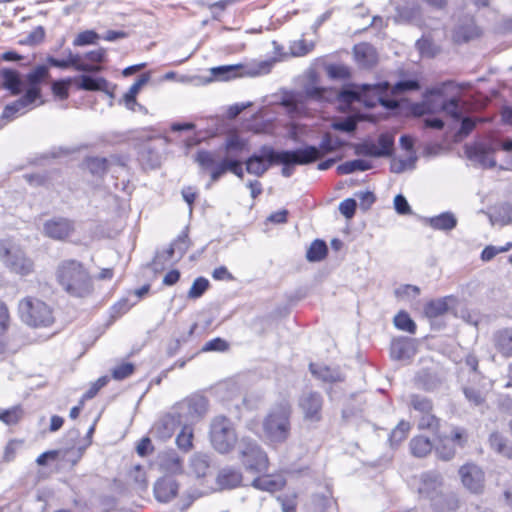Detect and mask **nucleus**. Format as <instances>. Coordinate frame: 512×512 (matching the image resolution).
<instances>
[{"mask_svg":"<svg viewBox=\"0 0 512 512\" xmlns=\"http://www.w3.org/2000/svg\"><path fill=\"white\" fill-rule=\"evenodd\" d=\"M274 61H262L254 67L241 64L223 65L211 68V74L216 80L228 81L238 76H258L270 72Z\"/></svg>","mask_w":512,"mask_h":512,"instance_id":"obj_10","label":"nucleus"},{"mask_svg":"<svg viewBox=\"0 0 512 512\" xmlns=\"http://www.w3.org/2000/svg\"><path fill=\"white\" fill-rule=\"evenodd\" d=\"M183 419L178 416L175 408L173 411L163 416L153 427V431L160 439L170 438L176 427L183 425Z\"/></svg>","mask_w":512,"mask_h":512,"instance_id":"obj_16","label":"nucleus"},{"mask_svg":"<svg viewBox=\"0 0 512 512\" xmlns=\"http://www.w3.org/2000/svg\"><path fill=\"white\" fill-rule=\"evenodd\" d=\"M440 109L455 120H460L464 114V104L456 97L442 101Z\"/></svg>","mask_w":512,"mask_h":512,"instance_id":"obj_43","label":"nucleus"},{"mask_svg":"<svg viewBox=\"0 0 512 512\" xmlns=\"http://www.w3.org/2000/svg\"><path fill=\"white\" fill-rule=\"evenodd\" d=\"M179 485L171 477H163L154 484V494L158 501L169 502L178 492Z\"/></svg>","mask_w":512,"mask_h":512,"instance_id":"obj_18","label":"nucleus"},{"mask_svg":"<svg viewBox=\"0 0 512 512\" xmlns=\"http://www.w3.org/2000/svg\"><path fill=\"white\" fill-rule=\"evenodd\" d=\"M291 413V405L286 400L270 409L262 423L264 437L269 443L279 445L288 440L291 432Z\"/></svg>","mask_w":512,"mask_h":512,"instance_id":"obj_3","label":"nucleus"},{"mask_svg":"<svg viewBox=\"0 0 512 512\" xmlns=\"http://www.w3.org/2000/svg\"><path fill=\"white\" fill-rule=\"evenodd\" d=\"M489 444L495 452L512 459V446L507 445L506 439L500 433H491Z\"/></svg>","mask_w":512,"mask_h":512,"instance_id":"obj_42","label":"nucleus"},{"mask_svg":"<svg viewBox=\"0 0 512 512\" xmlns=\"http://www.w3.org/2000/svg\"><path fill=\"white\" fill-rule=\"evenodd\" d=\"M448 297L431 300L424 307L425 316L429 319L437 318L448 311Z\"/></svg>","mask_w":512,"mask_h":512,"instance_id":"obj_41","label":"nucleus"},{"mask_svg":"<svg viewBox=\"0 0 512 512\" xmlns=\"http://www.w3.org/2000/svg\"><path fill=\"white\" fill-rule=\"evenodd\" d=\"M247 147V141L240 137L238 134L233 133L228 135L226 138L222 148L225 154L230 156H235L238 158V155L245 150Z\"/></svg>","mask_w":512,"mask_h":512,"instance_id":"obj_35","label":"nucleus"},{"mask_svg":"<svg viewBox=\"0 0 512 512\" xmlns=\"http://www.w3.org/2000/svg\"><path fill=\"white\" fill-rule=\"evenodd\" d=\"M37 99H39L37 90L27 89L24 95L21 98L14 101V103L22 111L24 109L31 108V106Z\"/></svg>","mask_w":512,"mask_h":512,"instance_id":"obj_60","label":"nucleus"},{"mask_svg":"<svg viewBox=\"0 0 512 512\" xmlns=\"http://www.w3.org/2000/svg\"><path fill=\"white\" fill-rule=\"evenodd\" d=\"M160 466L164 471L171 474H180L183 471V461L175 451L163 454Z\"/></svg>","mask_w":512,"mask_h":512,"instance_id":"obj_31","label":"nucleus"},{"mask_svg":"<svg viewBox=\"0 0 512 512\" xmlns=\"http://www.w3.org/2000/svg\"><path fill=\"white\" fill-rule=\"evenodd\" d=\"M74 231V221L65 217H54L47 220L43 225L44 235L54 240H65L70 237Z\"/></svg>","mask_w":512,"mask_h":512,"instance_id":"obj_13","label":"nucleus"},{"mask_svg":"<svg viewBox=\"0 0 512 512\" xmlns=\"http://www.w3.org/2000/svg\"><path fill=\"white\" fill-rule=\"evenodd\" d=\"M429 225L435 230L451 231L457 226V218L451 212H443L427 219Z\"/></svg>","mask_w":512,"mask_h":512,"instance_id":"obj_30","label":"nucleus"},{"mask_svg":"<svg viewBox=\"0 0 512 512\" xmlns=\"http://www.w3.org/2000/svg\"><path fill=\"white\" fill-rule=\"evenodd\" d=\"M310 372L323 382L335 383L343 381V376L338 369L328 366L311 363L309 365Z\"/></svg>","mask_w":512,"mask_h":512,"instance_id":"obj_25","label":"nucleus"},{"mask_svg":"<svg viewBox=\"0 0 512 512\" xmlns=\"http://www.w3.org/2000/svg\"><path fill=\"white\" fill-rule=\"evenodd\" d=\"M49 76V70L46 66L40 65L26 75V82L29 85L27 89H36L38 98L41 97L39 84Z\"/></svg>","mask_w":512,"mask_h":512,"instance_id":"obj_37","label":"nucleus"},{"mask_svg":"<svg viewBox=\"0 0 512 512\" xmlns=\"http://www.w3.org/2000/svg\"><path fill=\"white\" fill-rule=\"evenodd\" d=\"M410 423L407 421H400L398 425L391 431L389 436V442L391 446L398 445L404 439H406L409 431H410Z\"/></svg>","mask_w":512,"mask_h":512,"instance_id":"obj_50","label":"nucleus"},{"mask_svg":"<svg viewBox=\"0 0 512 512\" xmlns=\"http://www.w3.org/2000/svg\"><path fill=\"white\" fill-rule=\"evenodd\" d=\"M416 46L419 52L427 57H434L439 52L438 46L428 37L419 39L416 42Z\"/></svg>","mask_w":512,"mask_h":512,"instance_id":"obj_58","label":"nucleus"},{"mask_svg":"<svg viewBox=\"0 0 512 512\" xmlns=\"http://www.w3.org/2000/svg\"><path fill=\"white\" fill-rule=\"evenodd\" d=\"M328 253V247L324 240L315 239L306 252V259L309 262H320Z\"/></svg>","mask_w":512,"mask_h":512,"instance_id":"obj_39","label":"nucleus"},{"mask_svg":"<svg viewBox=\"0 0 512 512\" xmlns=\"http://www.w3.org/2000/svg\"><path fill=\"white\" fill-rule=\"evenodd\" d=\"M323 397L316 391H305L298 400L304 419L310 422H319L322 419Z\"/></svg>","mask_w":512,"mask_h":512,"instance_id":"obj_11","label":"nucleus"},{"mask_svg":"<svg viewBox=\"0 0 512 512\" xmlns=\"http://www.w3.org/2000/svg\"><path fill=\"white\" fill-rule=\"evenodd\" d=\"M23 417V411L20 406H14L10 409L0 408V421L6 425H15Z\"/></svg>","mask_w":512,"mask_h":512,"instance_id":"obj_54","label":"nucleus"},{"mask_svg":"<svg viewBox=\"0 0 512 512\" xmlns=\"http://www.w3.org/2000/svg\"><path fill=\"white\" fill-rule=\"evenodd\" d=\"M394 325L397 329L406 331L410 334L416 333V324L412 320V318L409 316V314L405 311H400L395 317H394Z\"/></svg>","mask_w":512,"mask_h":512,"instance_id":"obj_49","label":"nucleus"},{"mask_svg":"<svg viewBox=\"0 0 512 512\" xmlns=\"http://www.w3.org/2000/svg\"><path fill=\"white\" fill-rule=\"evenodd\" d=\"M354 58L359 67L364 69L373 68L378 62L376 49L368 43H360L353 48Z\"/></svg>","mask_w":512,"mask_h":512,"instance_id":"obj_17","label":"nucleus"},{"mask_svg":"<svg viewBox=\"0 0 512 512\" xmlns=\"http://www.w3.org/2000/svg\"><path fill=\"white\" fill-rule=\"evenodd\" d=\"M0 260L11 273L28 276L34 272V261L8 239L0 240Z\"/></svg>","mask_w":512,"mask_h":512,"instance_id":"obj_5","label":"nucleus"},{"mask_svg":"<svg viewBox=\"0 0 512 512\" xmlns=\"http://www.w3.org/2000/svg\"><path fill=\"white\" fill-rule=\"evenodd\" d=\"M209 286L210 283L208 279L204 277H198L192 283V286L188 291L187 297L189 299H198L207 291Z\"/></svg>","mask_w":512,"mask_h":512,"instance_id":"obj_56","label":"nucleus"},{"mask_svg":"<svg viewBox=\"0 0 512 512\" xmlns=\"http://www.w3.org/2000/svg\"><path fill=\"white\" fill-rule=\"evenodd\" d=\"M77 87L85 91H103L108 93L109 83L103 77H93L90 75H80L75 79Z\"/></svg>","mask_w":512,"mask_h":512,"instance_id":"obj_22","label":"nucleus"},{"mask_svg":"<svg viewBox=\"0 0 512 512\" xmlns=\"http://www.w3.org/2000/svg\"><path fill=\"white\" fill-rule=\"evenodd\" d=\"M390 354L395 360H405L414 355V350L408 340L396 339L391 343Z\"/></svg>","mask_w":512,"mask_h":512,"instance_id":"obj_34","label":"nucleus"},{"mask_svg":"<svg viewBox=\"0 0 512 512\" xmlns=\"http://www.w3.org/2000/svg\"><path fill=\"white\" fill-rule=\"evenodd\" d=\"M314 48L313 42H307L304 39L294 41L291 45V53L294 56L300 57L308 54Z\"/></svg>","mask_w":512,"mask_h":512,"instance_id":"obj_63","label":"nucleus"},{"mask_svg":"<svg viewBox=\"0 0 512 512\" xmlns=\"http://www.w3.org/2000/svg\"><path fill=\"white\" fill-rule=\"evenodd\" d=\"M418 429L438 433L440 429V419L432 412L422 414L418 421Z\"/></svg>","mask_w":512,"mask_h":512,"instance_id":"obj_51","label":"nucleus"},{"mask_svg":"<svg viewBox=\"0 0 512 512\" xmlns=\"http://www.w3.org/2000/svg\"><path fill=\"white\" fill-rule=\"evenodd\" d=\"M216 157V152L209 150H199L195 155V162L200 168L210 172V182L206 185L208 189L227 172H232L239 160L237 157L227 154H224L219 161L216 160Z\"/></svg>","mask_w":512,"mask_h":512,"instance_id":"obj_6","label":"nucleus"},{"mask_svg":"<svg viewBox=\"0 0 512 512\" xmlns=\"http://www.w3.org/2000/svg\"><path fill=\"white\" fill-rule=\"evenodd\" d=\"M285 481L282 478L274 479L271 476L259 477L253 480L252 486L268 492H275L284 486Z\"/></svg>","mask_w":512,"mask_h":512,"instance_id":"obj_40","label":"nucleus"},{"mask_svg":"<svg viewBox=\"0 0 512 512\" xmlns=\"http://www.w3.org/2000/svg\"><path fill=\"white\" fill-rule=\"evenodd\" d=\"M443 88L435 87L427 90L424 96V101L420 104H416L413 106V113L415 115L421 116L426 113H433L436 111V107L433 105L431 96H442Z\"/></svg>","mask_w":512,"mask_h":512,"instance_id":"obj_32","label":"nucleus"},{"mask_svg":"<svg viewBox=\"0 0 512 512\" xmlns=\"http://www.w3.org/2000/svg\"><path fill=\"white\" fill-rule=\"evenodd\" d=\"M21 319L29 326L47 327L54 322L51 308L43 301L27 297L19 303Z\"/></svg>","mask_w":512,"mask_h":512,"instance_id":"obj_7","label":"nucleus"},{"mask_svg":"<svg viewBox=\"0 0 512 512\" xmlns=\"http://www.w3.org/2000/svg\"><path fill=\"white\" fill-rule=\"evenodd\" d=\"M172 244L175 246L178 259H181L190 247V239L187 231H183Z\"/></svg>","mask_w":512,"mask_h":512,"instance_id":"obj_62","label":"nucleus"},{"mask_svg":"<svg viewBox=\"0 0 512 512\" xmlns=\"http://www.w3.org/2000/svg\"><path fill=\"white\" fill-rule=\"evenodd\" d=\"M388 88L389 82L387 81L375 84L348 85L340 90L338 98L347 104L359 101L370 108L379 103L386 109H397L399 107L398 101L388 98L386 95Z\"/></svg>","mask_w":512,"mask_h":512,"instance_id":"obj_1","label":"nucleus"},{"mask_svg":"<svg viewBox=\"0 0 512 512\" xmlns=\"http://www.w3.org/2000/svg\"><path fill=\"white\" fill-rule=\"evenodd\" d=\"M420 89V84L418 80L415 79H407V80H401L398 81L395 85L391 86L389 84V88L386 92V95H388V92H390L392 95H400L408 91H416ZM389 98V96H387Z\"/></svg>","mask_w":512,"mask_h":512,"instance_id":"obj_47","label":"nucleus"},{"mask_svg":"<svg viewBox=\"0 0 512 512\" xmlns=\"http://www.w3.org/2000/svg\"><path fill=\"white\" fill-rule=\"evenodd\" d=\"M416 386L428 392L435 391L442 384V379L435 372L422 369L415 377Z\"/></svg>","mask_w":512,"mask_h":512,"instance_id":"obj_23","label":"nucleus"},{"mask_svg":"<svg viewBox=\"0 0 512 512\" xmlns=\"http://www.w3.org/2000/svg\"><path fill=\"white\" fill-rule=\"evenodd\" d=\"M242 482V474L239 470L232 467L222 468L216 478V483L220 490L233 489Z\"/></svg>","mask_w":512,"mask_h":512,"instance_id":"obj_19","label":"nucleus"},{"mask_svg":"<svg viewBox=\"0 0 512 512\" xmlns=\"http://www.w3.org/2000/svg\"><path fill=\"white\" fill-rule=\"evenodd\" d=\"M493 339L498 352L505 357L512 356V328H504L497 331Z\"/></svg>","mask_w":512,"mask_h":512,"instance_id":"obj_26","label":"nucleus"},{"mask_svg":"<svg viewBox=\"0 0 512 512\" xmlns=\"http://www.w3.org/2000/svg\"><path fill=\"white\" fill-rule=\"evenodd\" d=\"M210 438L213 447L220 453H228L237 442L233 424L224 416H217L213 419Z\"/></svg>","mask_w":512,"mask_h":512,"instance_id":"obj_8","label":"nucleus"},{"mask_svg":"<svg viewBox=\"0 0 512 512\" xmlns=\"http://www.w3.org/2000/svg\"><path fill=\"white\" fill-rule=\"evenodd\" d=\"M410 405L414 410L420 412L421 414L433 411L432 400L418 394L410 395Z\"/></svg>","mask_w":512,"mask_h":512,"instance_id":"obj_53","label":"nucleus"},{"mask_svg":"<svg viewBox=\"0 0 512 512\" xmlns=\"http://www.w3.org/2000/svg\"><path fill=\"white\" fill-rule=\"evenodd\" d=\"M140 160L148 168L154 169L159 167L161 157L156 148L151 145H145L140 151Z\"/></svg>","mask_w":512,"mask_h":512,"instance_id":"obj_44","label":"nucleus"},{"mask_svg":"<svg viewBox=\"0 0 512 512\" xmlns=\"http://www.w3.org/2000/svg\"><path fill=\"white\" fill-rule=\"evenodd\" d=\"M0 77L3 80L2 87L9 90L12 95H19L22 92L23 81L20 78L19 72L3 68L0 70Z\"/></svg>","mask_w":512,"mask_h":512,"instance_id":"obj_21","label":"nucleus"},{"mask_svg":"<svg viewBox=\"0 0 512 512\" xmlns=\"http://www.w3.org/2000/svg\"><path fill=\"white\" fill-rule=\"evenodd\" d=\"M56 278L72 297L83 298L92 292V280L83 264L77 260H63L56 270Z\"/></svg>","mask_w":512,"mask_h":512,"instance_id":"obj_2","label":"nucleus"},{"mask_svg":"<svg viewBox=\"0 0 512 512\" xmlns=\"http://www.w3.org/2000/svg\"><path fill=\"white\" fill-rule=\"evenodd\" d=\"M189 466L197 478L205 477L210 469L209 458L206 454L196 453L191 457Z\"/></svg>","mask_w":512,"mask_h":512,"instance_id":"obj_38","label":"nucleus"},{"mask_svg":"<svg viewBox=\"0 0 512 512\" xmlns=\"http://www.w3.org/2000/svg\"><path fill=\"white\" fill-rule=\"evenodd\" d=\"M372 168L370 162L363 159H355L344 162L337 167L338 174L346 175L355 171H366Z\"/></svg>","mask_w":512,"mask_h":512,"instance_id":"obj_45","label":"nucleus"},{"mask_svg":"<svg viewBox=\"0 0 512 512\" xmlns=\"http://www.w3.org/2000/svg\"><path fill=\"white\" fill-rule=\"evenodd\" d=\"M431 505L436 512H449L458 508L459 502L455 494L442 493V491L432 498Z\"/></svg>","mask_w":512,"mask_h":512,"instance_id":"obj_24","label":"nucleus"},{"mask_svg":"<svg viewBox=\"0 0 512 512\" xmlns=\"http://www.w3.org/2000/svg\"><path fill=\"white\" fill-rule=\"evenodd\" d=\"M394 145V138L388 134H381L378 138V153L381 157H388L392 155Z\"/></svg>","mask_w":512,"mask_h":512,"instance_id":"obj_61","label":"nucleus"},{"mask_svg":"<svg viewBox=\"0 0 512 512\" xmlns=\"http://www.w3.org/2000/svg\"><path fill=\"white\" fill-rule=\"evenodd\" d=\"M409 447L415 457H425L433 449L431 440L425 436H415L410 440Z\"/></svg>","mask_w":512,"mask_h":512,"instance_id":"obj_36","label":"nucleus"},{"mask_svg":"<svg viewBox=\"0 0 512 512\" xmlns=\"http://www.w3.org/2000/svg\"><path fill=\"white\" fill-rule=\"evenodd\" d=\"M239 453L246 470L256 473L267 470L268 457L256 441L242 438L239 443Z\"/></svg>","mask_w":512,"mask_h":512,"instance_id":"obj_9","label":"nucleus"},{"mask_svg":"<svg viewBox=\"0 0 512 512\" xmlns=\"http://www.w3.org/2000/svg\"><path fill=\"white\" fill-rule=\"evenodd\" d=\"M264 156L269 164H282V175L290 177L293 174L294 165H307L315 162L316 150L312 147H304L296 150L275 151L270 147H262Z\"/></svg>","mask_w":512,"mask_h":512,"instance_id":"obj_4","label":"nucleus"},{"mask_svg":"<svg viewBox=\"0 0 512 512\" xmlns=\"http://www.w3.org/2000/svg\"><path fill=\"white\" fill-rule=\"evenodd\" d=\"M246 171L249 174L255 175L257 177L263 176L266 171L269 169V162L266 160L264 156V152L261 150V155L253 154L247 158L245 161Z\"/></svg>","mask_w":512,"mask_h":512,"instance_id":"obj_28","label":"nucleus"},{"mask_svg":"<svg viewBox=\"0 0 512 512\" xmlns=\"http://www.w3.org/2000/svg\"><path fill=\"white\" fill-rule=\"evenodd\" d=\"M182 426L181 432L176 437V444L180 450L188 452L193 446V430L188 423H183Z\"/></svg>","mask_w":512,"mask_h":512,"instance_id":"obj_48","label":"nucleus"},{"mask_svg":"<svg viewBox=\"0 0 512 512\" xmlns=\"http://www.w3.org/2000/svg\"><path fill=\"white\" fill-rule=\"evenodd\" d=\"M463 485L472 493L480 494L484 489V472L475 464H465L459 469Z\"/></svg>","mask_w":512,"mask_h":512,"instance_id":"obj_14","label":"nucleus"},{"mask_svg":"<svg viewBox=\"0 0 512 512\" xmlns=\"http://www.w3.org/2000/svg\"><path fill=\"white\" fill-rule=\"evenodd\" d=\"M490 153L491 149L483 144L466 146V155L469 159L479 162L484 167L493 168L496 166V162L489 157Z\"/></svg>","mask_w":512,"mask_h":512,"instance_id":"obj_20","label":"nucleus"},{"mask_svg":"<svg viewBox=\"0 0 512 512\" xmlns=\"http://www.w3.org/2000/svg\"><path fill=\"white\" fill-rule=\"evenodd\" d=\"M307 147H312L316 150L315 161L321 159L326 154L335 152V148L333 146V136L330 133H325L319 146L308 145Z\"/></svg>","mask_w":512,"mask_h":512,"instance_id":"obj_55","label":"nucleus"},{"mask_svg":"<svg viewBox=\"0 0 512 512\" xmlns=\"http://www.w3.org/2000/svg\"><path fill=\"white\" fill-rule=\"evenodd\" d=\"M149 79L150 76L148 73L142 74L138 80L129 88L128 92L124 94L123 101L128 109L135 111L136 106L142 109V106L136 101V96L140 89L149 81Z\"/></svg>","mask_w":512,"mask_h":512,"instance_id":"obj_27","label":"nucleus"},{"mask_svg":"<svg viewBox=\"0 0 512 512\" xmlns=\"http://www.w3.org/2000/svg\"><path fill=\"white\" fill-rule=\"evenodd\" d=\"M98 38L99 35L96 32L92 30H86L77 35V37L73 41V45L85 46L89 44H94Z\"/></svg>","mask_w":512,"mask_h":512,"instance_id":"obj_64","label":"nucleus"},{"mask_svg":"<svg viewBox=\"0 0 512 512\" xmlns=\"http://www.w3.org/2000/svg\"><path fill=\"white\" fill-rule=\"evenodd\" d=\"M113 160L114 158L87 157L84 160V164L93 176L102 178L107 173Z\"/></svg>","mask_w":512,"mask_h":512,"instance_id":"obj_29","label":"nucleus"},{"mask_svg":"<svg viewBox=\"0 0 512 512\" xmlns=\"http://www.w3.org/2000/svg\"><path fill=\"white\" fill-rule=\"evenodd\" d=\"M81 56L79 54H73L71 51H69L68 58L67 59H56L52 56H49L47 58V62L57 68L61 69H67L69 67H73L76 70L78 61L81 60Z\"/></svg>","mask_w":512,"mask_h":512,"instance_id":"obj_52","label":"nucleus"},{"mask_svg":"<svg viewBox=\"0 0 512 512\" xmlns=\"http://www.w3.org/2000/svg\"><path fill=\"white\" fill-rule=\"evenodd\" d=\"M419 494L429 500L441 492L443 477L437 471H427L421 474Z\"/></svg>","mask_w":512,"mask_h":512,"instance_id":"obj_15","label":"nucleus"},{"mask_svg":"<svg viewBox=\"0 0 512 512\" xmlns=\"http://www.w3.org/2000/svg\"><path fill=\"white\" fill-rule=\"evenodd\" d=\"M435 453L441 460L449 461L456 455V447L451 443L447 435H438Z\"/></svg>","mask_w":512,"mask_h":512,"instance_id":"obj_33","label":"nucleus"},{"mask_svg":"<svg viewBox=\"0 0 512 512\" xmlns=\"http://www.w3.org/2000/svg\"><path fill=\"white\" fill-rule=\"evenodd\" d=\"M328 76L331 79L345 80L350 78V69L342 64H330L326 67Z\"/></svg>","mask_w":512,"mask_h":512,"instance_id":"obj_57","label":"nucleus"},{"mask_svg":"<svg viewBox=\"0 0 512 512\" xmlns=\"http://www.w3.org/2000/svg\"><path fill=\"white\" fill-rule=\"evenodd\" d=\"M479 35L478 28L473 24L469 23L457 27L454 31L453 39L457 43H465Z\"/></svg>","mask_w":512,"mask_h":512,"instance_id":"obj_46","label":"nucleus"},{"mask_svg":"<svg viewBox=\"0 0 512 512\" xmlns=\"http://www.w3.org/2000/svg\"><path fill=\"white\" fill-rule=\"evenodd\" d=\"M174 408L184 423L192 424L206 413L207 401L204 397L194 396L178 403Z\"/></svg>","mask_w":512,"mask_h":512,"instance_id":"obj_12","label":"nucleus"},{"mask_svg":"<svg viewBox=\"0 0 512 512\" xmlns=\"http://www.w3.org/2000/svg\"><path fill=\"white\" fill-rule=\"evenodd\" d=\"M451 443L457 448H463L468 441V433L465 428L453 427L451 434L448 436Z\"/></svg>","mask_w":512,"mask_h":512,"instance_id":"obj_59","label":"nucleus"}]
</instances>
